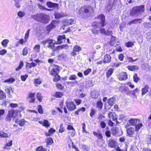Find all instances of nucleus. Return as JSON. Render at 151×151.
<instances>
[{
  "mask_svg": "<svg viewBox=\"0 0 151 151\" xmlns=\"http://www.w3.org/2000/svg\"><path fill=\"white\" fill-rule=\"evenodd\" d=\"M7 52V51L4 49H3L0 51V54L3 55Z\"/></svg>",
  "mask_w": 151,
  "mask_h": 151,
  "instance_id": "0e129e2a",
  "label": "nucleus"
},
{
  "mask_svg": "<svg viewBox=\"0 0 151 151\" xmlns=\"http://www.w3.org/2000/svg\"><path fill=\"white\" fill-rule=\"evenodd\" d=\"M32 18L43 23H48L49 21L50 17L45 14H39L32 16Z\"/></svg>",
  "mask_w": 151,
  "mask_h": 151,
  "instance_id": "f03ea898",
  "label": "nucleus"
},
{
  "mask_svg": "<svg viewBox=\"0 0 151 151\" xmlns=\"http://www.w3.org/2000/svg\"><path fill=\"white\" fill-rule=\"evenodd\" d=\"M111 39L112 40L111 41V45L113 46L116 47L117 45V43H112L113 42V41L114 40L115 41L117 40L116 38V37H114V36L112 35H111Z\"/></svg>",
  "mask_w": 151,
  "mask_h": 151,
  "instance_id": "7c9ffc66",
  "label": "nucleus"
},
{
  "mask_svg": "<svg viewBox=\"0 0 151 151\" xmlns=\"http://www.w3.org/2000/svg\"><path fill=\"white\" fill-rule=\"evenodd\" d=\"M66 106L69 111L74 110L76 108V105L73 102H66Z\"/></svg>",
  "mask_w": 151,
  "mask_h": 151,
  "instance_id": "1a4fd4ad",
  "label": "nucleus"
},
{
  "mask_svg": "<svg viewBox=\"0 0 151 151\" xmlns=\"http://www.w3.org/2000/svg\"><path fill=\"white\" fill-rule=\"evenodd\" d=\"M144 6H140L136 7L133 8V16L138 15L140 13L144 11Z\"/></svg>",
  "mask_w": 151,
  "mask_h": 151,
  "instance_id": "39448f33",
  "label": "nucleus"
},
{
  "mask_svg": "<svg viewBox=\"0 0 151 151\" xmlns=\"http://www.w3.org/2000/svg\"><path fill=\"white\" fill-rule=\"evenodd\" d=\"M56 24V22L53 21L51 24H50L47 27V29L48 30H50L56 27L55 24Z\"/></svg>",
  "mask_w": 151,
  "mask_h": 151,
  "instance_id": "f3484780",
  "label": "nucleus"
},
{
  "mask_svg": "<svg viewBox=\"0 0 151 151\" xmlns=\"http://www.w3.org/2000/svg\"><path fill=\"white\" fill-rule=\"evenodd\" d=\"M116 142L112 139H110L109 140L108 145L111 148L114 147L116 145Z\"/></svg>",
  "mask_w": 151,
  "mask_h": 151,
  "instance_id": "2eb2a0df",
  "label": "nucleus"
},
{
  "mask_svg": "<svg viewBox=\"0 0 151 151\" xmlns=\"http://www.w3.org/2000/svg\"><path fill=\"white\" fill-rule=\"evenodd\" d=\"M19 113L18 111L14 109H11L8 111V114L6 117L5 120L7 122H9L13 117H15L17 114Z\"/></svg>",
  "mask_w": 151,
  "mask_h": 151,
  "instance_id": "20e7f679",
  "label": "nucleus"
},
{
  "mask_svg": "<svg viewBox=\"0 0 151 151\" xmlns=\"http://www.w3.org/2000/svg\"><path fill=\"white\" fill-rule=\"evenodd\" d=\"M5 91L7 93H8V94L10 95V93L11 90L12 92V89L9 86H6L5 87Z\"/></svg>",
  "mask_w": 151,
  "mask_h": 151,
  "instance_id": "cd10ccee",
  "label": "nucleus"
},
{
  "mask_svg": "<svg viewBox=\"0 0 151 151\" xmlns=\"http://www.w3.org/2000/svg\"><path fill=\"white\" fill-rule=\"evenodd\" d=\"M103 104L101 101H99L97 103L96 106L98 108L100 109H101L102 108Z\"/></svg>",
  "mask_w": 151,
  "mask_h": 151,
  "instance_id": "37998d69",
  "label": "nucleus"
},
{
  "mask_svg": "<svg viewBox=\"0 0 151 151\" xmlns=\"http://www.w3.org/2000/svg\"><path fill=\"white\" fill-rule=\"evenodd\" d=\"M59 72V69L56 68H53L51 72V75L53 76H57V77H58V78H59V77L58 76H57L58 73Z\"/></svg>",
  "mask_w": 151,
  "mask_h": 151,
  "instance_id": "dca6fc26",
  "label": "nucleus"
},
{
  "mask_svg": "<svg viewBox=\"0 0 151 151\" xmlns=\"http://www.w3.org/2000/svg\"><path fill=\"white\" fill-rule=\"evenodd\" d=\"M15 81V79L14 78H11L8 79H7L4 81L5 83H12Z\"/></svg>",
  "mask_w": 151,
  "mask_h": 151,
  "instance_id": "f704fd0d",
  "label": "nucleus"
},
{
  "mask_svg": "<svg viewBox=\"0 0 151 151\" xmlns=\"http://www.w3.org/2000/svg\"><path fill=\"white\" fill-rule=\"evenodd\" d=\"M63 95V93L61 92H57L56 93L55 96L57 98L61 97Z\"/></svg>",
  "mask_w": 151,
  "mask_h": 151,
  "instance_id": "a19ab883",
  "label": "nucleus"
},
{
  "mask_svg": "<svg viewBox=\"0 0 151 151\" xmlns=\"http://www.w3.org/2000/svg\"><path fill=\"white\" fill-rule=\"evenodd\" d=\"M45 149L42 147L40 146L38 147L36 150L37 151H44Z\"/></svg>",
  "mask_w": 151,
  "mask_h": 151,
  "instance_id": "052dcab7",
  "label": "nucleus"
},
{
  "mask_svg": "<svg viewBox=\"0 0 151 151\" xmlns=\"http://www.w3.org/2000/svg\"><path fill=\"white\" fill-rule=\"evenodd\" d=\"M108 116L109 119H112L114 121L115 120L116 124L119 123L117 120V116L115 113L113 112H110L108 114Z\"/></svg>",
  "mask_w": 151,
  "mask_h": 151,
  "instance_id": "9d476101",
  "label": "nucleus"
},
{
  "mask_svg": "<svg viewBox=\"0 0 151 151\" xmlns=\"http://www.w3.org/2000/svg\"><path fill=\"white\" fill-rule=\"evenodd\" d=\"M132 126V119H131L129 120L128 122L127 123V124L125 126L126 128H129Z\"/></svg>",
  "mask_w": 151,
  "mask_h": 151,
  "instance_id": "b1692460",
  "label": "nucleus"
},
{
  "mask_svg": "<svg viewBox=\"0 0 151 151\" xmlns=\"http://www.w3.org/2000/svg\"><path fill=\"white\" fill-rule=\"evenodd\" d=\"M96 112V111L94 109L92 108L91 109L90 111V116L91 117H93L94 115Z\"/></svg>",
  "mask_w": 151,
  "mask_h": 151,
  "instance_id": "5701e85b",
  "label": "nucleus"
},
{
  "mask_svg": "<svg viewBox=\"0 0 151 151\" xmlns=\"http://www.w3.org/2000/svg\"><path fill=\"white\" fill-rule=\"evenodd\" d=\"M80 13L81 14L82 12L83 16H86L87 17L90 16L92 13L93 12L94 10L93 7L90 5L84 6L83 8L80 9Z\"/></svg>",
  "mask_w": 151,
  "mask_h": 151,
  "instance_id": "7ed1b4c3",
  "label": "nucleus"
},
{
  "mask_svg": "<svg viewBox=\"0 0 151 151\" xmlns=\"http://www.w3.org/2000/svg\"><path fill=\"white\" fill-rule=\"evenodd\" d=\"M91 31L92 33L94 35L97 34L98 33V30L95 29H93Z\"/></svg>",
  "mask_w": 151,
  "mask_h": 151,
  "instance_id": "69168bd1",
  "label": "nucleus"
},
{
  "mask_svg": "<svg viewBox=\"0 0 151 151\" xmlns=\"http://www.w3.org/2000/svg\"><path fill=\"white\" fill-rule=\"evenodd\" d=\"M96 19L99 20L100 21L98 22H94L93 23L92 25L95 26L97 28H100V31L101 33L105 35L106 31L105 29L101 28L105 25V17L103 14L99 15L96 18Z\"/></svg>",
  "mask_w": 151,
  "mask_h": 151,
  "instance_id": "f257e3e1",
  "label": "nucleus"
},
{
  "mask_svg": "<svg viewBox=\"0 0 151 151\" xmlns=\"http://www.w3.org/2000/svg\"><path fill=\"white\" fill-rule=\"evenodd\" d=\"M28 76L27 75H22L21 76V78L22 80L23 81H25L27 78Z\"/></svg>",
  "mask_w": 151,
  "mask_h": 151,
  "instance_id": "8fccbe9b",
  "label": "nucleus"
},
{
  "mask_svg": "<svg viewBox=\"0 0 151 151\" xmlns=\"http://www.w3.org/2000/svg\"><path fill=\"white\" fill-rule=\"evenodd\" d=\"M149 88V86L147 85H146L144 88H142V96L148 92Z\"/></svg>",
  "mask_w": 151,
  "mask_h": 151,
  "instance_id": "aec40b11",
  "label": "nucleus"
},
{
  "mask_svg": "<svg viewBox=\"0 0 151 151\" xmlns=\"http://www.w3.org/2000/svg\"><path fill=\"white\" fill-rule=\"evenodd\" d=\"M46 5L47 6L50 8H56L58 7V4L52 3L51 2H47Z\"/></svg>",
  "mask_w": 151,
  "mask_h": 151,
  "instance_id": "4468645a",
  "label": "nucleus"
},
{
  "mask_svg": "<svg viewBox=\"0 0 151 151\" xmlns=\"http://www.w3.org/2000/svg\"><path fill=\"white\" fill-rule=\"evenodd\" d=\"M9 42L8 40H4L2 42L1 44L4 47H6Z\"/></svg>",
  "mask_w": 151,
  "mask_h": 151,
  "instance_id": "72a5a7b5",
  "label": "nucleus"
},
{
  "mask_svg": "<svg viewBox=\"0 0 151 151\" xmlns=\"http://www.w3.org/2000/svg\"><path fill=\"white\" fill-rule=\"evenodd\" d=\"M0 137H8V134L7 133H4L2 131H0Z\"/></svg>",
  "mask_w": 151,
  "mask_h": 151,
  "instance_id": "393cba45",
  "label": "nucleus"
},
{
  "mask_svg": "<svg viewBox=\"0 0 151 151\" xmlns=\"http://www.w3.org/2000/svg\"><path fill=\"white\" fill-rule=\"evenodd\" d=\"M100 125L102 128H104L106 127V124L105 122L104 121H102L100 123Z\"/></svg>",
  "mask_w": 151,
  "mask_h": 151,
  "instance_id": "bf43d9fd",
  "label": "nucleus"
},
{
  "mask_svg": "<svg viewBox=\"0 0 151 151\" xmlns=\"http://www.w3.org/2000/svg\"><path fill=\"white\" fill-rule=\"evenodd\" d=\"M9 106L12 108H14L18 107V104H17L10 103L9 104Z\"/></svg>",
  "mask_w": 151,
  "mask_h": 151,
  "instance_id": "3c124183",
  "label": "nucleus"
},
{
  "mask_svg": "<svg viewBox=\"0 0 151 151\" xmlns=\"http://www.w3.org/2000/svg\"><path fill=\"white\" fill-rule=\"evenodd\" d=\"M111 60V57L109 54L106 55L104 57L103 62L104 63H110Z\"/></svg>",
  "mask_w": 151,
  "mask_h": 151,
  "instance_id": "ddd939ff",
  "label": "nucleus"
},
{
  "mask_svg": "<svg viewBox=\"0 0 151 151\" xmlns=\"http://www.w3.org/2000/svg\"><path fill=\"white\" fill-rule=\"evenodd\" d=\"M77 78L76 76L74 75H72L70 76L69 78L70 80H75Z\"/></svg>",
  "mask_w": 151,
  "mask_h": 151,
  "instance_id": "6e6d98bb",
  "label": "nucleus"
},
{
  "mask_svg": "<svg viewBox=\"0 0 151 151\" xmlns=\"http://www.w3.org/2000/svg\"><path fill=\"white\" fill-rule=\"evenodd\" d=\"M106 32L105 35H109L112 34V31H111L107 30Z\"/></svg>",
  "mask_w": 151,
  "mask_h": 151,
  "instance_id": "e2e57ef3",
  "label": "nucleus"
},
{
  "mask_svg": "<svg viewBox=\"0 0 151 151\" xmlns=\"http://www.w3.org/2000/svg\"><path fill=\"white\" fill-rule=\"evenodd\" d=\"M52 40L50 39H48L45 40L42 42V43L44 45L46 43L48 44L47 47L51 49H52L54 47V45L56 43L55 42H53Z\"/></svg>",
  "mask_w": 151,
  "mask_h": 151,
  "instance_id": "423d86ee",
  "label": "nucleus"
},
{
  "mask_svg": "<svg viewBox=\"0 0 151 151\" xmlns=\"http://www.w3.org/2000/svg\"><path fill=\"white\" fill-rule=\"evenodd\" d=\"M118 78L120 80H125L127 78V75L126 73H122L118 76Z\"/></svg>",
  "mask_w": 151,
  "mask_h": 151,
  "instance_id": "f8f14e48",
  "label": "nucleus"
},
{
  "mask_svg": "<svg viewBox=\"0 0 151 151\" xmlns=\"http://www.w3.org/2000/svg\"><path fill=\"white\" fill-rule=\"evenodd\" d=\"M6 97L5 94L2 91L0 90V100L3 99Z\"/></svg>",
  "mask_w": 151,
  "mask_h": 151,
  "instance_id": "473e14b6",
  "label": "nucleus"
},
{
  "mask_svg": "<svg viewBox=\"0 0 151 151\" xmlns=\"http://www.w3.org/2000/svg\"><path fill=\"white\" fill-rule=\"evenodd\" d=\"M29 31H30V29H28V30L25 33V37H24V38H25V41H26L27 40V39L29 36Z\"/></svg>",
  "mask_w": 151,
  "mask_h": 151,
  "instance_id": "de8ad7c7",
  "label": "nucleus"
},
{
  "mask_svg": "<svg viewBox=\"0 0 151 151\" xmlns=\"http://www.w3.org/2000/svg\"><path fill=\"white\" fill-rule=\"evenodd\" d=\"M124 57V56L123 54H120L119 55V59L120 60L122 61L123 60Z\"/></svg>",
  "mask_w": 151,
  "mask_h": 151,
  "instance_id": "680f3d73",
  "label": "nucleus"
},
{
  "mask_svg": "<svg viewBox=\"0 0 151 151\" xmlns=\"http://www.w3.org/2000/svg\"><path fill=\"white\" fill-rule=\"evenodd\" d=\"M40 46L39 45H36L34 48V50L36 52H39L40 51Z\"/></svg>",
  "mask_w": 151,
  "mask_h": 151,
  "instance_id": "2f4dec72",
  "label": "nucleus"
},
{
  "mask_svg": "<svg viewBox=\"0 0 151 151\" xmlns=\"http://www.w3.org/2000/svg\"><path fill=\"white\" fill-rule=\"evenodd\" d=\"M35 93H30L29 94L28 99H29V102L30 103H34L35 100Z\"/></svg>",
  "mask_w": 151,
  "mask_h": 151,
  "instance_id": "9b49d317",
  "label": "nucleus"
},
{
  "mask_svg": "<svg viewBox=\"0 0 151 151\" xmlns=\"http://www.w3.org/2000/svg\"><path fill=\"white\" fill-rule=\"evenodd\" d=\"M43 126L47 127L50 126V124L48 121L47 120H44V121H43Z\"/></svg>",
  "mask_w": 151,
  "mask_h": 151,
  "instance_id": "58836bf2",
  "label": "nucleus"
},
{
  "mask_svg": "<svg viewBox=\"0 0 151 151\" xmlns=\"http://www.w3.org/2000/svg\"><path fill=\"white\" fill-rule=\"evenodd\" d=\"M86 110V108L85 107H83L81 108H80L78 110H77V111H76L75 112V113L77 114L78 115L79 114V112H80L81 111H84Z\"/></svg>",
  "mask_w": 151,
  "mask_h": 151,
  "instance_id": "c9c22d12",
  "label": "nucleus"
},
{
  "mask_svg": "<svg viewBox=\"0 0 151 151\" xmlns=\"http://www.w3.org/2000/svg\"><path fill=\"white\" fill-rule=\"evenodd\" d=\"M126 45L128 47H131L132 46V43L131 42H128L126 43Z\"/></svg>",
  "mask_w": 151,
  "mask_h": 151,
  "instance_id": "338daca9",
  "label": "nucleus"
},
{
  "mask_svg": "<svg viewBox=\"0 0 151 151\" xmlns=\"http://www.w3.org/2000/svg\"><path fill=\"white\" fill-rule=\"evenodd\" d=\"M55 132V130L53 129L52 128H51L49 131L48 132L50 134H53Z\"/></svg>",
  "mask_w": 151,
  "mask_h": 151,
  "instance_id": "13d9d810",
  "label": "nucleus"
},
{
  "mask_svg": "<svg viewBox=\"0 0 151 151\" xmlns=\"http://www.w3.org/2000/svg\"><path fill=\"white\" fill-rule=\"evenodd\" d=\"M15 2V6L17 8H19L20 7V4L19 3V1L18 0H14Z\"/></svg>",
  "mask_w": 151,
  "mask_h": 151,
  "instance_id": "5fc2aeb1",
  "label": "nucleus"
},
{
  "mask_svg": "<svg viewBox=\"0 0 151 151\" xmlns=\"http://www.w3.org/2000/svg\"><path fill=\"white\" fill-rule=\"evenodd\" d=\"M23 62L22 61H21L18 67L16 68V70L18 71L20 70L21 69V68L23 66Z\"/></svg>",
  "mask_w": 151,
  "mask_h": 151,
  "instance_id": "ea45409f",
  "label": "nucleus"
},
{
  "mask_svg": "<svg viewBox=\"0 0 151 151\" xmlns=\"http://www.w3.org/2000/svg\"><path fill=\"white\" fill-rule=\"evenodd\" d=\"M127 129V135L129 137H132V127L126 128Z\"/></svg>",
  "mask_w": 151,
  "mask_h": 151,
  "instance_id": "412c9836",
  "label": "nucleus"
},
{
  "mask_svg": "<svg viewBox=\"0 0 151 151\" xmlns=\"http://www.w3.org/2000/svg\"><path fill=\"white\" fill-rule=\"evenodd\" d=\"M46 142L49 145H50V144H52L53 142L52 139L51 138H47L46 140Z\"/></svg>",
  "mask_w": 151,
  "mask_h": 151,
  "instance_id": "c03bdc74",
  "label": "nucleus"
},
{
  "mask_svg": "<svg viewBox=\"0 0 151 151\" xmlns=\"http://www.w3.org/2000/svg\"><path fill=\"white\" fill-rule=\"evenodd\" d=\"M139 120L136 119H133V125H136L135 126V131H138L142 126V124L139 123Z\"/></svg>",
  "mask_w": 151,
  "mask_h": 151,
  "instance_id": "6e6552de",
  "label": "nucleus"
},
{
  "mask_svg": "<svg viewBox=\"0 0 151 151\" xmlns=\"http://www.w3.org/2000/svg\"><path fill=\"white\" fill-rule=\"evenodd\" d=\"M115 102V99L114 97L110 98L108 99V103L110 106H113Z\"/></svg>",
  "mask_w": 151,
  "mask_h": 151,
  "instance_id": "a211bd4d",
  "label": "nucleus"
},
{
  "mask_svg": "<svg viewBox=\"0 0 151 151\" xmlns=\"http://www.w3.org/2000/svg\"><path fill=\"white\" fill-rule=\"evenodd\" d=\"M25 15V13L22 11H19L18 12L17 15L18 16L20 17H22L24 16Z\"/></svg>",
  "mask_w": 151,
  "mask_h": 151,
  "instance_id": "79ce46f5",
  "label": "nucleus"
},
{
  "mask_svg": "<svg viewBox=\"0 0 151 151\" xmlns=\"http://www.w3.org/2000/svg\"><path fill=\"white\" fill-rule=\"evenodd\" d=\"M64 16V14H62L61 13H56L55 15V17L57 18L62 17Z\"/></svg>",
  "mask_w": 151,
  "mask_h": 151,
  "instance_id": "4d7b16f0",
  "label": "nucleus"
},
{
  "mask_svg": "<svg viewBox=\"0 0 151 151\" xmlns=\"http://www.w3.org/2000/svg\"><path fill=\"white\" fill-rule=\"evenodd\" d=\"M91 69L90 68L87 69L84 71V75H87L89 73L91 72Z\"/></svg>",
  "mask_w": 151,
  "mask_h": 151,
  "instance_id": "603ef678",
  "label": "nucleus"
},
{
  "mask_svg": "<svg viewBox=\"0 0 151 151\" xmlns=\"http://www.w3.org/2000/svg\"><path fill=\"white\" fill-rule=\"evenodd\" d=\"M37 108L40 114L42 113L43 111L42 106L40 105H39L37 106Z\"/></svg>",
  "mask_w": 151,
  "mask_h": 151,
  "instance_id": "49530a36",
  "label": "nucleus"
},
{
  "mask_svg": "<svg viewBox=\"0 0 151 151\" xmlns=\"http://www.w3.org/2000/svg\"><path fill=\"white\" fill-rule=\"evenodd\" d=\"M81 47L78 45H76L73 49V51L78 52L81 50Z\"/></svg>",
  "mask_w": 151,
  "mask_h": 151,
  "instance_id": "c85d7f7f",
  "label": "nucleus"
},
{
  "mask_svg": "<svg viewBox=\"0 0 151 151\" xmlns=\"http://www.w3.org/2000/svg\"><path fill=\"white\" fill-rule=\"evenodd\" d=\"M36 97L37 100L40 102H41L42 101L43 97L41 93H37V94Z\"/></svg>",
  "mask_w": 151,
  "mask_h": 151,
  "instance_id": "c756f323",
  "label": "nucleus"
},
{
  "mask_svg": "<svg viewBox=\"0 0 151 151\" xmlns=\"http://www.w3.org/2000/svg\"><path fill=\"white\" fill-rule=\"evenodd\" d=\"M147 140V142L149 143H151V135L148 137Z\"/></svg>",
  "mask_w": 151,
  "mask_h": 151,
  "instance_id": "774afa93",
  "label": "nucleus"
},
{
  "mask_svg": "<svg viewBox=\"0 0 151 151\" xmlns=\"http://www.w3.org/2000/svg\"><path fill=\"white\" fill-rule=\"evenodd\" d=\"M113 69L111 68H110L106 73L107 77H109L113 73Z\"/></svg>",
  "mask_w": 151,
  "mask_h": 151,
  "instance_id": "a878e982",
  "label": "nucleus"
},
{
  "mask_svg": "<svg viewBox=\"0 0 151 151\" xmlns=\"http://www.w3.org/2000/svg\"><path fill=\"white\" fill-rule=\"evenodd\" d=\"M134 81L135 82L137 83L140 80L139 77L137 76L136 74H135L133 77Z\"/></svg>",
  "mask_w": 151,
  "mask_h": 151,
  "instance_id": "e433bc0d",
  "label": "nucleus"
},
{
  "mask_svg": "<svg viewBox=\"0 0 151 151\" xmlns=\"http://www.w3.org/2000/svg\"><path fill=\"white\" fill-rule=\"evenodd\" d=\"M64 131V128L63 127L62 124H61L60 125V129L59 132L60 133H62Z\"/></svg>",
  "mask_w": 151,
  "mask_h": 151,
  "instance_id": "a18cd8bd",
  "label": "nucleus"
},
{
  "mask_svg": "<svg viewBox=\"0 0 151 151\" xmlns=\"http://www.w3.org/2000/svg\"><path fill=\"white\" fill-rule=\"evenodd\" d=\"M25 121L23 119H20L19 120H17L16 122L20 126H23L25 124Z\"/></svg>",
  "mask_w": 151,
  "mask_h": 151,
  "instance_id": "4be33fe9",
  "label": "nucleus"
},
{
  "mask_svg": "<svg viewBox=\"0 0 151 151\" xmlns=\"http://www.w3.org/2000/svg\"><path fill=\"white\" fill-rule=\"evenodd\" d=\"M65 22L67 25H71L75 24L76 21L74 19H73L66 20Z\"/></svg>",
  "mask_w": 151,
  "mask_h": 151,
  "instance_id": "6ab92c4d",
  "label": "nucleus"
},
{
  "mask_svg": "<svg viewBox=\"0 0 151 151\" xmlns=\"http://www.w3.org/2000/svg\"><path fill=\"white\" fill-rule=\"evenodd\" d=\"M65 38V35H63L62 36H59L58 37V44H60L62 43V42L60 41L64 39Z\"/></svg>",
  "mask_w": 151,
  "mask_h": 151,
  "instance_id": "bb28decb",
  "label": "nucleus"
},
{
  "mask_svg": "<svg viewBox=\"0 0 151 151\" xmlns=\"http://www.w3.org/2000/svg\"><path fill=\"white\" fill-rule=\"evenodd\" d=\"M143 25L144 27L147 28H151V23H145L143 24Z\"/></svg>",
  "mask_w": 151,
  "mask_h": 151,
  "instance_id": "4c0bfd02",
  "label": "nucleus"
},
{
  "mask_svg": "<svg viewBox=\"0 0 151 151\" xmlns=\"http://www.w3.org/2000/svg\"><path fill=\"white\" fill-rule=\"evenodd\" d=\"M28 49L27 48H24L23 50L22 54L23 55H25L28 53Z\"/></svg>",
  "mask_w": 151,
  "mask_h": 151,
  "instance_id": "09e8293b",
  "label": "nucleus"
},
{
  "mask_svg": "<svg viewBox=\"0 0 151 151\" xmlns=\"http://www.w3.org/2000/svg\"><path fill=\"white\" fill-rule=\"evenodd\" d=\"M41 83L42 81L40 79L37 78L35 80V83L38 84H40Z\"/></svg>",
  "mask_w": 151,
  "mask_h": 151,
  "instance_id": "864d4df0",
  "label": "nucleus"
},
{
  "mask_svg": "<svg viewBox=\"0 0 151 151\" xmlns=\"http://www.w3.org/2000/svg\"><path fill=\"white\" fill-rule=\"evenodd\" d=\"M112 133L113 135L116 136H121L123 134V131L121 129L116 128H113L112 129Z\"/></svg>",
  "mask_w": 151,
  "mask_h": 151,
  "instance_id": "0eeeda50",
  "label": "nucleus"
}]
</instances>
